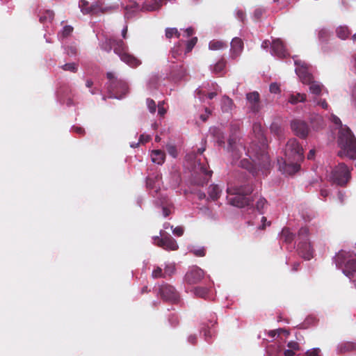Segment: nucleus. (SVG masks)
I'll use <instances>...</instances> for the list:
<instances>
[{"label":"nucleus","instance_id":"f257e3e1","mask_svg":"<svg viewBox=\"0 0 356 356\" xmlns=\"http://www.w3.org/2000/svg\"><path fill=\"white\" fill-rule=\"evenodd\" d=\"M267 149V144L263 143L261 147H257V144L254 141L247 152L249 159H242L239 165L248 170L253 175H258L259 171H261L263 174H266V171L270 165Z\"/></svg>","mask_w":356,"mask_h":356},{"label":"nucleus","instance_id":"f03ea898","mask_svg":"<svg viewBox=\"0 0 356 356\" xmlns=\"http://www.w3.org/2000/svg\"><path fill=\"white\" fill-rule=\"evenodd\" d=\"M253 191L252 184L250 181L244 184L230 186L227 188L228 202L234 207L243 208L249 206L251 201L247 195Z\"/></svg>","mask_w":356,"mask_h":356},{"label":"nucleus","instance_id":"7ed1b4c3","mask_svg":"<svg viewBox=\"0 0 356 356\" xmlns=\"http://www.w3.org/2000/svg\"><path fill=\"white\" fill-rule=\"evenodd\" d=\"M106 51L113 49L114 52L120 57V60L131 67H137L141 64V61L129 52L128 46L120 39L111 38L106 41L105 47H102Z\"/></svg>","mask_w":356,"mask_h":356},{"label":"nucleus","instance_id":"20e7f679","mask_svg":"<svg viewBox=\"0 0 356 356\" xmlns=\"http://www.w3.org/2000/svg\"><path fill=\"white\" fill-rule=\"evenodd\" d=\"M286 161L285 164L289 174H293L300 170V165L298 163L303 159V149L295 138L290 139L284 150Z\"/></svg>","mask_w":356,"mask_h":356},{"label":"nucleus","instance_id":"39448f33","mask_svg":"<svg viewBox=\"0 0 356 356\" xmlns=\"http://www.w3.org/2000/svg\"><path fill=\"white\" fill-rule=\"evenodd\" d=\"M338 144L341 148L338 152L340 157L347 156L351 159H356V138L348 127L341 128L339 131Z\"/></svg>","mask_w":356,"mask_h":356},{"label":"nucleus","instance_id":"423d86ee","mask_svg":"<svg viewBox=\"0 0 356 356\" xmlns=\"http://www.w3.org/2000/svg\"><path fill=\"white\" fill-rule=\"evenodd\" d=\"M336 265L343 268V273L349 278L356 273V255H351L343 250L339 251L334 257Z\"/></svg>","mask_w":356,"mask_h":356},{"label":"nucleus","instance_id":"0eeeda50","mask_svg":"<svg viewBox=\"0 0 356 356\" xmlns=\"http://www.w3.org/2000/svg\"><path fill=\"white\" fill-rule=\"evenodd\" d=\"M106 77L109 81L108 90L113 97L121 99L127 95L129 86L125 81L118 79L113 72H108Z\"/></svg>","mask_w":356,"mask_h":356},{"label":"nucleus","instance_id":"6e6552de","mask_svg":"<svg viewBox=\"0 0 356 356\" xmlns=\"http://www.w3.org/2000/svg\"><path fill=\"white\" fill-rule=\"evenodd\" d=\"M351 178L350 170L343 163H340L332 170L331 181L340 186H345Z\"/></svg>","mask_w":356,"mask_h":356},{"label":"nucleus","instance_id":"1a4fd4ad","mask_svg":"<svg viewBox=\"0 0 356 356\" xmlns=\"http://www.w3.org/2000/svg\"><path fill=\"white\" fill-rule=\"evenodd\" d=\"M159 293L164 301L175 303L179 300V293L172 286L168 284L161 285Z\"/></svg>","mask_w":356,"mask_h":356},{"label":"nucleus","instance_id":"9d476101","mask_svg":"<svg viewBox=\"0 0 356 356\" xmlns=\"http://www.w3.org/2000/svg\"><path fill=\"white\" fill-rule=\"evenodd\" d=\"M295 65L297 66L296 73L302 83L304 84L311 83L312 80L314 79V76L309 72V65L301 60H295Z\"/></svg>","mask_w":356,"mask_h":356},{"label":"nucleus","instance_id":"9b49d317","mask_svg":"<svg viewBox=\"0 0 356 356\" xmlns=\"http://www.w3.org/2000/svg\"><path fill=\"white\" fill-rule=\"evenodd\" d=\"M154 244L166 250H177L179 248L177 241L169 234L160 238H154Z\"/></svg>","mask_w":356,"mask_h":356},{"label":"nucleus","instance_id":"f8f14e48","mask_svg":"<svg viewBox=\"0 0 356 356\" xmlns=\"http://www.w3.org/2000/svg\"><path fill=\"white\" fill-rule=\"evenodd\" d=\"M291 127L296 136L301 138H306L309 134L307 124L300 119H295L291 122Z\"/></svg>","mask_w":356,"mask_h":356},{"label":"nucleus","instance_id":"ddd939ff","mask_svg":"<svg viewBox=\"0 0 356 356\" xmlns=\"http://www.w3.org/2000/svg\"><path fill=\"white\" fill-rule=\"evenodd\" d=\"M246 99L249 109L254 113H257L261 108L260 102V95L258 92L254 91L246 94Z\"/></svg>","mask_w":356,"mask_h":356},{"label":"nucleus","instance_id":"4468645a","mask_svg":"<svg viewBox=\"0 0 356 356\" xmlns=\"http://www.w3.org/2000/svg\"><path fill=\"white\" fill-rule=\"evenodd\" d=\"M245 150V147L241 143H237L235 138L230 137L229 138L227 151L231 152L234 160H238Z\"/></svg>","mask_w":356,"mask_h":356},{"label":"nucleus","instance_id":"2eb2a0df","mask_svg":"<svg viewBox=\"0 0 356 356\" xmlns=\"http://www.w3.org/2000/svg\"><path fill=\"white\" fill-rule=\"evenodd\" d=\"M204 276L203 270L198 267H193L185 275V281L188 284H195L200 282Z\"/></svg>","mask_w":356,"mask_h":356},{"label":"nucleus","instance_id":"dca6fc26","mask_svg":"<svg viewBox=\"0 0 356 356\" xmlns=\"http://www.w3.org/2000/svg\"><path fill=\"white\" fill-rule=\"evenodd\" d=\"M297 250L298 254L306 260L313 257L314 250L309 241L298 242Z\"/></svg>","mask_w":356,"mask_h":356},{"label":"nucleus","instance_id":"f3484780","mask_svg":"<svg viewBox=\"0 0 356 356\" xmlns=\"http://www.w3.org/2000/svg\"><path fill=\"white\" fill-rule=\"evenodd\" d=\"M271 54L279 58L286 56V51L282 41L280 39L273 40L271 44Z\"/></svg>","mask_w":356,"mask_h":356},{"label":"nucleus","instance_id":"a211bd4d","mask_svg":"<svg viewBox=\"0 0 356 356\" xmlns=\"http://www.w3.org/2000/svg\"><path fill=\"white\" fill-rule=\"evenodd\" d=\"M243 49V42L239 38H234L231 42V57L236 58L238 57Z\"/></svg>","mask_w":356,"mask_h":356},{"label":"nucleus","instance_id":"6ab92c4d","mask_svg":"<svg viewBox=\"0 0 356 356\" xmlns=\"http://www.w3.org/2000/svg\"><path fill=\"white\" fill-rule=\"evenodd\" d=\"M270 130L273 134L280 140L284 136V129L282 120L279 118L275 119L270 124Z\"/></svg>","mask_w":356,"mask_h":356},{"label":"nucleus","instance_id":"aec40b11","mask_svg":"<svg viewBox=\"0 0 356 356\" xmlns=\"http://www.w3.org/2000/svg\"><path fill=\"white\" fill-rule=\"evenodd\" d=\"M79 7L83 14L95 15L97 14L100 10V8L97 4H93L89 7L88 2L86 0H81L79 1Z\"/></svg>","mask_w":356,"mask_h":356},{"label":"nucleus","instance_id":"412c9836","mask_svg":"<svg viewBox=\"0 0 356 356\" xmlns=\"http://www.w3.org/2000/svg\"><path fill=\"white\" fill-rule=\"evenodd\" d=\"M226 65L227 60L222 58L215 65H211L210 69L213 74L222 76L225 74Z\"/></svg>","mask_w":356,"mask_h":356},{"label":"nucleus","instance_id":"4be33fe9","mask_svg":"<svg viewBox=\"0 0 356 356\" xmlns=\"http://www.w3.org/2000/svg\"><path fill=\"white\" fill-rule=\"evenodd\" d=\"M152 161L158 165H162L165 159V154L160 149H155L151 154Z\"/></svg>","mask_w":356,"mask_h":356},{"label":"nucleus","instance_id":"5701e85b","mask_svg":"<svg viewBox=\"0 0 356 356\" xmlns=\"http://www.w3.org/2000/svg\"><path fill=\"white\" fill-rule=\"evenodd\" d=\"M210 134L216 138L219 145H225V136L223 132L216 127H211L209 129Z\"/></svg>","mask_w":356,"mask_h":356},{"label":"nucleus","instance_id":"b1692460","mask_svg":"<svg viewBox=\"0 0 356 356\" xmlns=\"http://www.w3.org/2000/svg\"><path fill=\"white\" fill-rule=\"evenodd\" d=\"M234 107L233 100L227 96H223L221 99V109L224 113L231 112Z\"/></svg>","mask_w":356,"mask_h":356},{"label":"nucleus","instance_id":"393cba45","mask_svg":"<svg viewBox=\"0 0 356 356\" xmlns=\"http://www.w3.org/2000/svg\"><path fill=\"white\" fill-rule=\"evenodd\" d=\"M252 129L254 133L256 134L258 140L260 143V145H257V147H261L263 143L267 144L266 140L264 136V131L261 125L259 123H254L253 124Z\"/></svg>","mask_w":356,"mask_h":356},{"label":"nucleus","instance_id":"a878e982","mask_svg":"<svg viewBox=\"0 0 356 356\" xmlns=\"http://www.w3.org/2000/svg\"><path fill=\"white\" fill-rule=\"evenodd\" d=\"M310 122L314 129H321L325 125L323 117L318 114H312L310 117Z\"/></svg>","mask_w":356,"mask_h":356},{"label":"nucleus","instance_id":"bb28decb","mask_svg":"<svg viewBox=\"0 0 356 356\" xmlns=\"http://www.w3.org/2000/svg\"><path fill=\"white\" fill-rule=\"evenodd\" d=\"M282 346L278 344H272L266 348V356H282Z\"/></svg>","mask_w":356,"mask_h":356},{"label":"nucleus","instance_id":"cd10ccee","mask_svg":"<svg viewBox=\"0 0 356 356\" xmlns=\"http://www.w3.org/2000/svg\"><path fill=\"white\" fill-rule=\"evenodd\" d=\"M295 238V235L292 233L289 228L284 227L280 234V240L286 243H291Z\"/></svg>","mask_w":356,"mask_h":356},{"label":"nucleus","instance_id":"c85d7f7f","mask_svg":"<svg viewBox=\"0 0 356 356\" xmlns=\"http://www.w3.org/2000/svg\"><path fill=\"white\" fill-rule=\"evenodd\" d=\"M161 7V4L159 2L154 1V2H151L149 0H146L141 8V10L143 11H154L156 10H159Z\"/></svg>","mask_w":356,"mask_h":356},{"label":"nucleus","instance_id":"c756f323","mask_svg":"<svg viewBox=\"0 0 356 356\" xmlns=\"http://www.w3.org/2000/svg\"><path fill=\"white\" fill-rule=\"evenodd\" d=\"M307 84L309 86V91L311 93L316 95H321L323 88V86L321 83L312 79L311 83Z\"/></svg>","mask_w":356,"mask_h":356},{"label":"nucleus","instance_id":"7c9ffc66","mask_svg":"<svg viewBox=\"0 0 356 356\" xmlns=\"http://www.w3.org/2000/svg\"><path fill=\"white\" fill-rule=\"evenodd\" d=\"M336 34L339 38L346 40L350 35V31L346 26H340L337 28Z\"/></svg>","mask_w":356,"mask_h":356},{"label":"nucleus","instance_id":"2f4dec72","mask_svg":"<svg viewBox=\"0 0 356 356\" xmlns=\"http://www.w3.org/2000/svg\"><path fill=\"white\" fill-rule=\"evenodd\" d=\"M307 95L305 93L291 94L289 97L288 102L291 104H296L298 102H305Z\"/></svg>","mask_w":356,"mask_h":356},{"label":"nucleus","instance_id":"473e14b6","mask_svg":"<svg viewBox=\"0 0 356 356\" xmlns=\"http://www.w3.org/2000/svg\"><path fill=\"white\" fill-rule=\"evenodd\" d=\"M209 197L213 200H216L219 198L220 195L221 193V189L219 188L218 185H211L209 187V191H208Z\"/></svg>","mask_w":356,"mask_h":356},{"label":"nucleus","instance_id":"72a5a7b5","mask_svg":"<svg viewBox=\"0 0 356 356\" xmlns=\"http://www.w3.org/2000/svg\"><path fill=\"white\" fill-rule=\"evenodd\" d=\"M309 228L307 227H301L298 233V242L309 241Z\"/></svg>","mask_w":356,"mask_h":356},{"label":"nucleus","instance_id":"f704fd0d","mask_svg":"<svg viewBox=\"0 0 356 356\" xmlns=\"http://www.w3.org/2000/svg\"><path fill=\"white\" fill-rule=\"evenodd\" d=\"M341 353L350 352L356 350V343L346 341L341 343L339 346Z\"/></svg>","mask_w":356,"mask_h":356},{"label":"nucleus","instance_id":"c9c22d12","mask_svg":"<svg viewBox=\"0 0 356 356\" xmlns=\"http://www.w3.org/2000/svg\"><path fill=\"white\" fill-rule=\"evenodd\" d=\"M227 47L222 41L213 40L209 44V48L211 50H219Z\"/></svg>","mask_w":356,"mask_h":356},{"label":"nucleus","instance_id":"e433bc0d","mask_svg":"<svg viewBox=\"0 0 356 356\" xmlns=\"http://www.w3.org/2000/svg\"><path fill=\"white\" fill-rule=\"evenodd\" d=\"M330 36V33L326 29H322L318 31V37L321 42H327Z\"/></svg>","mask_w":356,"mask_h":356},{"label":"nucleus","instance_id":"4c0bfd02","mask_svg":"<svg viewBox=\"0 0 356 356\" xmlns=\"http://www.w3.org/2000/svg\"><path fill=\"white\" fill-rule=\"evenodd\" d=\"M165 37L168 39H170L173 37L179 38L180 33L178 31V30L176 28H167L165 29Z\"/></svg>","mask_w":356,"mask_h":356},{"label":"nucleus","instance_id":"58836bf2","mask_svg":"<svg viewBox=\"0 0 356 356\" xmlns=\"http://www.w3.org/2000/svg\"><path fill=\"white\" fill-rule=\"evenodd\" d=\"M65 71H70L71 72H76L78 65L75 63H66L60 67Z\"/></svg>","mask_w":356,"mask_h":356},{"label":"nucleus","instance_id":"ea45409f","mask_svg":"<svg viewBox=\"0 0 356 356\" xmlns=\"http://www.w3.org/2000/svg\"><path fill=\"white\" fill-rule=\"evenodd\" d=\"M194 293L196 296L204 298L208 293V289L205 287H196L194 289Z\"/></svg>","mask_w":356,"mask_h":356},{"label":"nucleus","instance_id":"a19ab883","mask_svg":"<svg viewBox=\"0 0 356 356\" xmlns=\"http://www.w3.org/2000/svg\"><path fill=\"white\" fill-rule=\"evenodd\" d=\"M267 201L264 198H259L256 204V209L259 211V213H263V209L266 204Z\"/></svg>","mask_w":356,"mask_h":356},{"label":"nucleus","instance_id":"79ce46f5","mask_svg":"<svg viewBox=\"0 0 356 356\" xmlns=\"http://www.w3.org/2000/svg\"><path fill=\"white\" fill-rule=\"evenodd\" d=\"M197 42V38L194 37L190 40H188L186 43V53H188L192 51L193 48L195 47Z\"/></svg>","mask_w":356,"mask_h":356},{"label":"nucleus","instance_id":"37998d69","mask_svg":"<svg viewBox=\"0 0 356 356\" xmlns=\"http://www.w3.org/2000/svg\"><path fill=\"white\" fill-rule=\"evenodd\" d=\"M198 168L200 172L202 173L203 175H206L209 178L211 177L213 172L211 170H208L207 168L205 165H202L200 163H198Z\"/></svg>","mask_w":356,"mask_h":356},{"label":"nucleus","instance_id":"c03bdc74","mask_svg":"<svg viewBox=\"0 0 356 356\" xmlns=\"http://www.w3.org/2000/svg\"><path fill=\"white\" fill-rule=\"evenodd\" d=\"M152 276L153 278H155V279L160 278V277H165L164 273H163V270H162L161 268H160V267H156L152 271Z\"/></svg>","mask_w":356,"mask_h":356},{"label":"nucleus","instance_id":"a18cd8bd","mask_svg":"<svg viewBox=\"0 0 356 356\" xmlns=\"http://www.w3.org/2000/svg\"><path fill=\"white\" fill-rule=\"evenodd\" d=\"M205 150V147H201V148H199L197 151V153H191V154H186V160H193V159H196V157H197V154H202Z\"/></svg>","mask_w":356,"mask_h":356},{"label":"nucleus","instance_id":"49530a36","mask_svg":"<svg viewBox=\"0 0 356 356\" xmlns=\"http://www.w3.org/2000/svg\"><path fill=\"white\" fill-rule=\"evenodd\" d=\"M166 149L168 154L172 156L173 158H176L177 156V148L175 145L168 144L166 145Z\"/></svg>","mask_w":356,"mask_h":356},{"label":"nucleus","instance_id":"de8ad7c7","mask_svg":"<svg viewBox=\"0 0 356 356\" xmlns=\"http://www.w3.org/2000/svg\"><path fill=\"white\" fill-rule=\"evenodd\" d=\"M321 350L318 348H312L306 351L305 356H321Z\"/></svg>","mask_w":356,"mask_h":356},{"label":"nucleus","instance_id":"09e8293b","mask_svg":"<svg viewBox=\"0 0 356 356\" xmlns=\"http://www.w3.org/2000/svg\"><path fill=\"white\" fill-rule=\"evenodd\" d=\"M54 16V13L53 11H51V10H47L46 11V15L45 16H41L40 17V22H44L47 19H49L50 21V20L53 19Z\"/></svg>","mask_w":356,"mask_h":356},{"label":"nucleus","instance_id":"8fccbe9b","mask_svg":"<svg viewBox=\"0 0 356 356\" xmlns=\"http://www.w3.org/2000/svg\"><path fill=\"white\" fill-rule=\"evenodd\" d=\"M147 104L150 113H154L156 109V105L155 102L153 99H147Z\"/></svg>","mask_w":356,"mask_h":356},{"label":"nucleus","instance_id":"3c124183","mask_svg":"<svg viewBox=\"0 0 356 356\" xmlns=\"http://www.w3.org/2000/svg\"><path fill=\"white\" fill-rule=\"evenodd\" d=\"M264 13H265V10L263 8H259L255 9V10L254 12V15H253L254 19L257 21L259 20L261 18V17Z\"/></svg>","mask_w":356,"mask_h":356},{"label":"nucleus","instance_id":"603ef678","mask_svg":"<svg viewBox=\"0 0 356 356\" xmlns=\"http://www.w3.org/2000/svg\"><path fill=\"white\" fill-rule=\"evenodd\" d=\"M282 332H284L286 333V335H289V332L286 330H285L284 329H282V328H280L277 330H270L269 332H268V336L273 338L275 337V335L277 334H280Z\"/></svg>","mask_w":356,"mask_h":356},{"label":"nucleus","instance_id":"864d4df0","mask_svg":"<svg viewBox=\"0 0 356 356\" xmlns=\"http://www.w3.org/2000/svg\"><path fill=\"white\" fill-rule=\"evenodd\" d=\"M287 347L289 348V349L293 350L294 351H297V350H300V345H299V343L298 342H296V341H289L287 343Z\"/></svg>","mask_w":356,"mask_h":356},{"label":"nucleus","instance_id":"5fc2aeb1","mask_svg":"<svg viewBox=\"0 0 356 356\" xmlns=\"http://www.w3.org/2000/svg\"><path fill=\"white\" fill-rule=\"evenodd\" d=\"M73 31V27L71 26H65L63 28V30L62 31V35L63 37L66 38L69 36Z\"/></svg>","mask_w":356,"mask_h":356},{"label":"nucleus","instance_id":"6e6d98bb","mask_svg":"<svg viewBox=\"0 0 356 356\" xmlns=\"http://www.w3.org/2000/svg\"><path fill=\"white\" fill-rule=\"evenodd\" d=\"M169 322L173 326L177 325L179 324V318H178L177 315H176L175 314L170 315Z\"/></svg>","mask_w":356,"mask_h":356},{"label":"nucleus","instance_id":"4d7b16f0","mask_svg":"<svg viewBox=\"0 0 356 356\" xmlns=\"http://www.w3.org/2000/svg\"><path fill=\"white\" fill-rule=\"evenodd\" d=\"M270 92L271 93H275V94H277V93H279L280 92V86L276 83H272L270 85Z\"/></svg>","mask_w":356,"mask_h":356},{"label":"nucleus","instance_id":"13d9d810","mask_svg":"<svg viewBox=\"0 0 356 356\" xmlns=\"http://www.w3.org/2000/svg\"><path fill=\"white\" fill-rule=\"evenodd\" d=\"M172 233L177 236H181L184 234V228L181 226H177L172 229Z\"/></svg>","mask_w":356,"mask_h":356},{"label":"nucleus","instance_id":"bf43d9fd","mask_svg":"<svg viewBox=\"0 0 356 356\" xmlns=\"http://www.w3.org/2000/svg\"><path fill=\"white\" fill-rule=\"evenodd\" d=\"M172 56L175 58H177L178 56L181 54V51L179 49V46L174 47L170 51Z\"/></svg>","mask_w":356,"mask_h":356},{"label":"nucleus","instance_id":"052dcab7","mask_svg":"<svg viewBox=\"0 0 356 356\" xmlns=\"http://www.w3.org/2000/svg\"><path fill=\"white\" fill-rule=\"evenodd\" d=\"M175 268L174 266H167L164 269V275H171L174 273Z\"/></svg>","mask_w":356,"mask_h":356},{"label":"nucleus","instance_id":"680f3d73","mask_svg":"<svg viewBox=\"0 0 356 356\" xmlns=\"http://www.w3.org/2000/svg\"><path fill=\"white\" fill-rule=\"evenodd\" d=\"M72 131L81 136L84 135L86 133L85 129L81 127L73 126L72 127Z\"/></svg>","mask_w":356,"mask_h":356},{"label":"nucleus","instance_id":"e2e57ef3","mask_svg":"<svg viewBox=\"0 0 356 356\" xmlns=\"http://www.w3.org/2000/svg\"><path fill=\"white\" fill-rule=\"evenodd\" d=\"M236 15L238 19H239L242 22H244L245 19V14L243 10H238L236 11Z\"/></svg>","mask_w":356,"mask_h":356},{"label":"nucleus","instance_id":"0e129e2a","mask_svg":"<svg viewBox=\"0 0 356 356\" xmlns=\"http://www.w3.org/2000/svg\"><path fill=\"white\" fill-rule=\"evenodd\" d=\"M314 102H316V104L318 105H319L320 106H321L324 109H327L328 108V104L327 103L326 100L325 99H319V100H317V99H314Z\"/></svg>","mask_w":356,"mask_h":356},{"label":"nucleus","instance_id":"69168bd1","mask_svg":"<svg viewBox=\"0 0 356 356\" xmlns=\"http://www.w3.org/2000/svg\"><path fill=\"white\" fill-rule=\"evenodd\" d=\"M150 139H151L150 136L142 134L140 136L139 142L141 143H146L149 142L150 140Z\"/></svg>","mask_w":356,"mask_h":356},{"label":"nucleus","instance_id":"338daca9","mask_svg":"<svg viewBox=\"0 0 356 356\" xmlns=\"http://www.w3.org/2000/svg\"><path fill=\"white\" fill-rule=\"evenodd\" d=\"M206 251L204 248L198 249L194 251V254L197 257H204L205 256Z\"/></svg>","mask_w":356,"mask_h":356},{"label":"nucleus","instance_id":"774afa93","mask_svg":"<svg viewBox=\"0 0 356 356\" xmlns=\"http://www.w3.org/2000/svg\"><path fill=\"white\" fill-rule=\"evenodd\" d=\"M352 98L355 106H356V84L353 86L352 90Z\"/></svg>","mask_w":356,"mask_h":356}]
</instances>
